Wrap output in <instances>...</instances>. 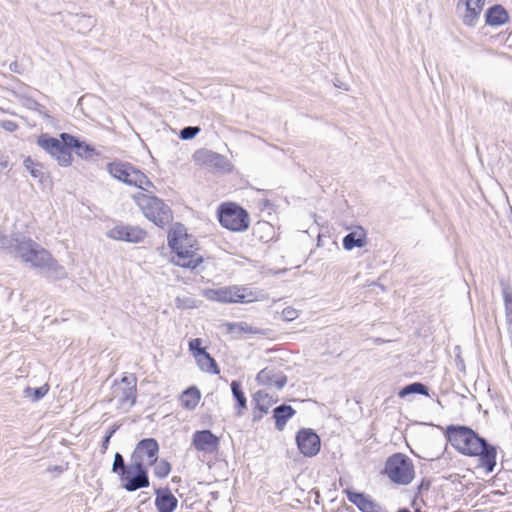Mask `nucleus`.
Returning <instances> with one entry per match:
<instances>
[{"mask_svg": "<svg viewBox=\"0 0 512 512\" xmlns=\"http://www.w3.org/2000/svg\"><path fill=\"white\" fill-rule=\"evenodd\" d=\"M445 436L451 446L460 454L478 458V468H483L486 474L495 470L497 465V446L479 435L478 432L465 425H449Z\"/></svg>", "mask_w": 512, "mask_h": 512, "instance_id": "nucleus-1", "label": "nucleus"}, {"mask_svg": "<svg viewBox=\"0 0 512 512\" xmlns=\"http://www.w3.org/2000/svg\"><path fill=\"white\" fill-rule=\"evenodd\" d=\"M168 246L176 254L178 260L175 264L194 270L202 262L203 257L196 253L197 243L192 236L187 234V229L182 223H174L167 236Z\"/></svg>", "mask_w": 512, "mask_h": 512, "instance_id": "nucleus-2", "label": "nucleus"}, {"mask_svg": "<svg viewBox=\"0 0 512 512\" xmlns=\"http://www.w3.org/2000/svg\"><path fill=\"white\" fill-rule=\"evenodd\" d=\"M112 472L117 474L122 487L128 492H134L150 485L148 469L145 463L130 460L126 464L123 455L116 452L112 463Z\"/></svg>", "mask_w": 512, "mask_h": 512, "instance_id": "nucleus-3", "label": "nucleus"}, {"mask_svg": "<svg viewBox=\"0 0 512 512\" xmlns=\"http://www.w3.org/2000/svg\"><path fill=\"white\" fill-rule=\"evenodd\" d=\"M133 199L144 216L156 226L164 228L173 221L172 210L162 199L140 192Z\"/></svg>", "mask_w": 512, "mask_h": 512, "instance_id": "nucleus-4", "label": "nucleus"}, {"mask_svg": "<svg viewBox=\"0 0 512 512\" xmlns=\"http://www.w3.org/2000/svg\"><path fill=\"white\" fill-rule=\"evenodd\" d=\"M74 143V136L69 133H61L59 138L49 134H41L37 138V144L49 155L54 157L62 167H68L72 164L71 143Z\"/></svg>", "mask_w": 512, "mask_h": 512, "instance_id": "nucleus-5", "label": "nucleus"}, {"mask_svg": "<svg viewBox=\"0 0 512 512\" xmlns=\"http://www.w3.org/2000/svg\"><path fill=\"white\" fill-rule=\"evenodd\" d=\"M383 473L392 483L406 486L415 478V467L410 457L394 453L386 459Z\"/></svg>", "mask_w": 512, "mask_h": 512, "instance_id": "nucleus-6", "label": "nucleus"}, {"mask_svg": "<svg viewBox=\"0 0 512 512\" xmlns=\"http://www.w3.org/2000/svg\"><path fill=\"white\" fill-rule=\"evenodd\" d=\"M107 171L113 178L129 186L137 187L144 191H148L147 187H154L149 178L129 162H110L107 164Z\"/></svg>", "mask_w": 512, "mask_h": 512, "instance_id": "nucleus-7", "label": "nucleus"}, {"mask_svg": "<svg viewBox=\"0 0 512 512\" xmlns=\"http://www.w3.org/2000/svg\"><path fill=\"white\" fill-rule=\"evenodd\" d=\"M217 219L222 227L232 232H244L250 225L247 210L234 202L220 204L217 209Z\"/></svg>", "mask_w": 512, "mask_h": 512, "instance_id": "nucleus-8", "label": "nucleus"}, {"mask_svg": "<svg viewBox=\"0 0 512 512\" xmlns=\"http://www.w3.org/2000/svg\"><path fill=\"white\" fill-rule=\"evenodd\" d=\"M246 291V288L237 286L221 287L206 290L205 296L208 300L220 303H248L252 299L249 298L251 293L248 294Z\"/></svg>", "mask_w": 512, "mask_h": 512, "instance_id": "nucleus-9", "label": "nucleus"}, {"mask_svg": "<svg viewBox=\"0 0 512 512\" xmlns=\"http://www.w3.org/2000/svg\"><path fill=\"white\" fill-rule=\"evenodd\" d=\"M159 444L154 438H143L135 446L130 460L152 466L158 459Z\"/></svg>", "mask_w": 512, "mask_h": 512, "instance_id": "nucleus-10", "label": "nucleus"}, {"mask_svg": "<svg viewBox=\"0 0 512 512\" xmlns=\"http://www.w3.org/2000/svg\"><path fill=\"white\" fill-rule=\"evenodd\" d=\"M296 445L305 457L316 456L321 448L320 437L311 428H302L296 433Z\"/></svg>", "mask_w": 512, "mask_h": 512, "instance_id": "nucleus-11", "label": "nucleus"}, {"mask_svg": "<svg viewBox=\"0 0 512 512\" xmlns=\"http://www.w3.org/2000/svg\"><path fill=\"white\" fill-rule=\"evenodd\" d=\"M106 235L117 241L140 243L145 239L147 233L138 226L120 224L110 229Z\"/></svg>", "mask_w": 512, "mask_h": 512, "instance_id": "nucleus-12", "label": "nucleus"}, {"mask_svg": "<svg viewBox=\"0 0 512 512\" xmlns=\"http://www.w3.org/2000/svg\"><path fill=\"white\" fill-rule=\"evenodd\" d=\"M220 439L211 430H198L192 436V445L197 451L213 453L219 448Z\"/></svg>", "mask_w": 512, "mask_h": 512, "instance_id": "nucleus-13", "label": "nucleus"}, {"mask_svg": "<svg viewBox=\"0 0 512 512\" xmlns=\"http://www.w3.org/2000/svg\"><path fill=\"white\" fill-rule=\"evenodd\" d=\"M194 158L202 164L214 168L217 171L229 172L231 171V163L229 160L216 152L210 150L197 151Z\"/></svg>", "mask_w": 512, "mask_h": 512, "instance_id": "nucleus-14", "label": "nucleus"}, {"mask_svg": "<svg viewBox=\"0 0 512 512\" xmlns=\"http://www.w3.org/2000/svg\"><path fill=\"white\" fill-rule=\"evenodd\" d=\"M348 499L353 505H355L359 511L361 512H380L382 511V507L380 504L375 502L371 496L363 493L357 492L352 489H345L343 491Z\"/></svg>", "mask_w": 512, "mask_h": 512, "instance_id": "nucleus-15", "label": "nucleus"}, {"mask_svg": "<svg viewBox=\"0 0 512 512\" xmlns=\"http://www.w3.org/2000/svg\"><path fill=\"white\" fill-rule=\"evenodd\" d=\"M154 493L157 512H174L176 510L178 499L168 487L156 488Z\"/></svg>", "mask_w": 512, "mask_h": 512, "instance_id": "nucleus-16", "label": "nucleus"}, {"mask_svg": "<svg viewBox=\"0 0 512 512\" xmlns=\"http://www.w3.org/2000/svg\"><path fill=\"white\" fill-rule=\"evenodd\" d=\"M16 244H14V255L15 257L21 258L23 262L29 257L38 243L32 240L30 237L23 235L22 233L16 232Z\"/></svg>", "mask_w": 512, "mask_h": 512, "instance_id": "nucleus-17", "label": "nucleus"}, {"mask_svg": "<svg viewBox=\"0 0 512 512\" xmlns=\"http://www.w3.org/2000/svg\"><path fill=\"white\" fill-rule=\"evenodd\" d=\"M113 394L118 398L121 407H126L127 410L133 407L136 403L137 388L121 387L118 381L115 380L113 385Z\"/></svg>", "mask_w": 512, "mask_h": 512, "instance_id": "nucleus-18", "label": "nucleus"}, {"mask_svg": "<svg viewBox=\"0 0 512 512\" xmlns=\"http://www.w3.org/2000/svg\"><path fill=\"white\" fill-rule=\"evenodd\" d=\"M485 22L492 27H498L508 22V11L500 4L489 7L485 12Z\"/></svg>", "mask_w": 512, "mask_h": 512, "instance_id": "nucleus-19", "label": "nucleus"}, {"mask_svg": "<svg viewBox=\"0 0 512 512\" xmlns=\"http://www.w3.org/2000/svg\"><path fill=\"white\" fill-rule=\"evenodd\" d=\"M366 243V232L362 227H358V229L349 232L342 240L343 247L347 251H351L354 248H362Z\"/></svg>", "mask_w": 512, "mask_h": 512, "instance_id": "nucleus-20", "label": "nucleus"}, {"mask_svg": "<svg viewBox=\"0 0 512 512\" xmlns=\"http://www.w3.org/2000/svg\"><path fill=\"white\" fill-rule=\"evenodd\" d=\"M296 414V410L287 404H281L273 409V418L275 420V428L283 431L286 423Z\"/></svg>", "mask_w": 512, "mask_h": 512, "instance_id": "nucleus-21", "label": "nucleus"}, {"mask_svg": "<svg viewBox=\"0 0 512 512\" xmlns=\"http://www.w3.org/2000/svg\"><path fill=\"white\" fill-rule=\"evenodd\" d=\"M231 392L235 400V415L240 417L247 409V398L242 388V384L238 380H233L230 384Z\"/></svg>", "mask_w": 512, "mask_h": 512, "instance_id": "nucleus-22", "label": "nucleus"}, {"mask_svg": "<svg viewBox=\"0 0 512 512\" xmlns=\"http://www.w3.org/2000/svg\"><path fill=\"white\" fill-rule=\"evenodd\" d=\"M43 270L45 277L51 280H60L67 277V272L64 266L60 265L52 255L50 256V260L47 261V264H45Z\"/></svg>", "mask_w": 512, "mask_h": 512, "instance_id": "nucleus-23", "label": "nucleus"}, {"mask_svg": "<svg viewBox=\"0 0 512 512\" xmlns=\"http://www.w3.org/2000/svg\"><path fill=\"white\" fill-rule=\"evenodd\" d=\"M50 256L51 254L38 244L37 248L29 255L25 263H30L31 266L35 268L43 269L47 261L50 260Z\"/></svg>", "mask_w": 512, "mask_h": 512, "instance_id": "nucleus-24", "label": "nucleus"}, {"mask_svg": "<svg viewBox=\"0 0 512 512\" xmlns=\"http://www.w3.org/2000/svg\"><path fill=\"white\" fill-rule=\"evenodd\" d=\"M200 398L201 393L196 386L188 387L181 394V405L188 410H193L198 405Z\"/></svg>", "mask_w": 512, "mask_h": 512, "instance_id": "nucleus-25", "label": "nucleus"}, {"mask_svg": "<svg viewBox=\"0 0 512 512\" xmlns=\"http://www.w3.org/2000/svg\"><path fill=\"white\" fill-rule=\"evenodd\" d=\"M74 140L75 142L71 143V152L74 150L77 156L88 160L98 155L94 146H92L91 144H88L85 141H81L76 136H74Z\"/></svg>", "mask_w": 512, "mask_h": 512, "instance_id": "nucleus-26", "label": "nucleus"}, {"mask_svg": "<svg viewBox=\"0 0 512 512\" xmlns=\"http://www.w3.org/2000/svg\"><path fill=\"white\" fill-rule=\"evenodd\" d=\"M278 401L277 397L268 394L264 390H258L253 394L252 403L258 405L261 411L268 413L270 407Z\"/></svg>", "mask_w": 512, "mask_h": 512, "instance_id": "nucleus-27", "label": "nucleus"}, {"mask_svg": "<svg viewBox=\"0 0 512 512\" xmlns=\"http://www.w3.org/2000/svg\"><path fill=\"white\" fill-rule=\"evenodd\" d=\"M195 359L198 367L202 371L209 372L214 375H218L220 373V368L216 360L207 351Z\"/></svg>", "mask_w": 512, "mask_h": 512, "instance_id": "nucleus-28", "label": "nucleus"}, {"mask_svg": "<svg viewBox=\"0 0 512 512\" xmlns=\"http://www.w3.org/2000/svg\"><path fill=\"white\" fill-rule=\"evenodd\" d=\"M411 394L429 396V388L421 382H413L405 385L398 392V396L400 398H405L406 396Z\"/></svg>", "mask_w": 512, "mask_h": 512, "instance_id": "nucleus-29", "label": "nucleus"}, {"mask_svg": "<svg viewBox=\"0 0 512 512\" xmlns=\"http://www.w3.org/2000/svg\"><path fill=\"white\" fill-rule=\"evenodd\" d=\"M49 391V386L47 384L40 387H26L23 391V395L26 398H30L31 401L37 402L42 399Z\"/></svg>", "mask_w": 512, "mask_h": 512, "instance_id": "nucleus-30", "label": "nucleus"}, {"mask_svg": "<svg viewBox=\"0 0 512 512\" xmlns=\"http://www.w3.org/2000/svg\"><path fill=\"white\" fill-rule=\"evenodd\" d=\"M23 165L26 168V170L29 171L30 175L33 178H37L40 181H42L44 177V173L42 171V165L38 162H34L33 159L28 156L24 159Z\"/></svg>", "mask_w": 512, "mask_h": 512, "instance_id": "nucleus-31", "label": "nucleus"}, {"mask_svg": "<svg viewBox=\"0 0 512 512\" xmlns=\"http://www.w3.org/2000/svg\"><path fill=\"white\" fill-rule=\"evenodd\" d=\"M276 374L277 372H275L274 369L266 367L257 374L256 380L261 385L273 387Z\"/></svg>", "mask_w": 512, "mask_h": 512, "instance_id": "nucleus-32", "label": "nucleus"}, {"mask_svg": "<svg viewBox=\"0 0 512 512\" xmlns=\"http://www.w3.org/2000/svg\"><path fill=\"white\" fill-rule=\"evenodd\" d=\"M152 465L154 466V475L159 479L166 478L172 469L171 464L166 459H157Z\"/></svg>", "mask_w": 512, "mask_h": 512, "instance_id": "nucleus-33", "label": "nucleus"}, {"mask_svg": "<svg viewBox=\"0 0 512 512\" xmlns=\"http://www.w3.org/2000/svg\"><path fill=\"white\" fill-rule=\"evenodd\" d=\"M481 7L466 6L465 14L463 15V23L467 26H474L481 13Z\"/></svg>", "mask_w": 512, "mask_h": 512, "instance_id": "nucleus-34", "label": "nucleus"}, {"mask_svg": "<svg viewBox=\"0 0 512 512\" xmlns=\"http://www.w3.org/2000/svg\"><path fill=\"white\" fill-rule=\"evenodd\" d=\"M227 331L230 333H248V334H254L256 333V330L248 325L246 322H238V323H226Z\"/></svg>", "mask_w": 512, "mask_h": 512, "instance_id": "nucleus-35", "label": "nucleus"}, {"mask_svg": "<svg viewBox=\"0 0 512 512\" xmlns=\"http://www.w3.org/2000/svg\"><path fill=\"white\" fill-rule=\"evenodd\" d=\"M15 239L16 233H12L9 236L0 233V249L4 250L6 253L13 254L14 244H16Z\"/></svg>", "mask_w": 512, "mask_h": 512, "instance_id": "nucleus-36", "label": "nucleus"}, {"mask_svg": "<svg viewBox=\"0 0 512 512\" xmlns=\"http://www.w3.org/2000/svg\"><path fill=\"white\" fill-rule=\"evenodd\" d=\"M502 286L505 314H512V289L508 285Z\"/></svg>", "mask_w": 512, "mask_h": 512, "instance_id": "nucleus-37", "label": "nucleus"}, {"mask_svg": "<svg viewBox=\"0 0 512 512\" xmlns=\"http://www.w3.org/2000/svg\"><path fill=\"white\" fill-rule=\"evenodd\" d=\"M201 131L198 126H186L180 130L179 137L182 140H191Z\"/></svg>", "mask_w": 512, "mask_h": 512, "instance_id": "nucleus-38", "label": "nucleus"}, {"mask_svg": "<svg viewBox=\"0 0 512 512\" xmlns=\"http://www.w3.org/2000/svg\"><path fill=\"white\" fill-rule=\"evenodd\" d=\"M189 350L194 358L199 357L202 353L206 352V349L202 347V340L200 338H194L189 341Z\"/></svg>", "mask_w": 512, "mask_h": 512, "instance_id": "nucleus-39", "label": "nucleus"}, {"mask_svg": "<svg viewBox=\"0 0 512 512\" xmlns=\"http://www.w3.org/2000/svg\"><path fill=\"white\" fill-rule=\"evenodd\" d=\"M430 486H431V480L428 479V478H423L420 483L417 485V491L416 493L414 494V497H413V500H412V507L415 506L416 504V501L418 499V497L424 492V491H428L430 489Z\"/></svg>", "mask_w": 512, "mask_h": 512, "instance_id": "nucleus-40", "label": "nucleus"}, {"mask_svg": "<svg viewBox=\"0 0 512 512\" xmlns=\"http://www.w3.org/2000/svg\"><path fill=\"white\" fill-rule=\"evenodd\" d=\"M118 384L119 386H121V384L124 385V387H127V388H137V378L134 374H124L122 376V378L120 379V381H118Z\"/></svg>", "mask_w": 512, "mask_h": 512, "instance_id": "nucleus-41", "label": "nucleus"}, {"mask_svg": "<svg viewBox=\"0 0 512 512\" xmlns=\"http://www.w3.org/2000/svg\"><path fill=\"white\" fill-rule=\"evenodd\" d=\"M298 317V311L292 307H286L282 311L283 320L290 322Z\"/></svg>", "mask_w": 512, "mask_h": 512, "instance_id": "nucleus-42", "label": "nucleus"}, {"mask_svg": "<svg viewBox=\"0 0 512 512\" xmlns=\"http://www.w3.org/2000/svg\"><path fill=\"white\" fill-rule=\"evenodd\" d=\"M287 383V376L282 372H277L275 376V381L273 383V387H276L278 390L282 389Z\"/></svg>", "mask_w": 512, "mask_h": 512, "instance_id": "nucleus-43", "label": "nucleus"}, {"mask_svg": "<svg viewBox=\"0 0 512 512\" xmlns=\"http://www.w3.org/2000/svg\"><path fill=\"white\" fill-rule=\"evenodd\" d=\"M1 127L8 132H14L18 129L19 126L12 120H4L1 122Z\"/></svg>", "mask_w": 512, "mask_h": 512, "instance_id": "nucleus-44", "label": "nucleus"}, {"mask_svg": "<svg viewBox=\"0 0 512 512\" xmlns=\"http://www.w3.org/2000/svg\"><path fill=\"white\" fill-rule=\"evenodd\" d=\"M266 412L261 411V408L258 407V405L254 404L253 410H252V421L253 422H259L264 415H266Z\"/></svg>", "mask_w": 512, "mask_h": 512, "instance_id": "nucleus-45", "label": "nucleus"}, {"mask_svg": "<svg viewBox=\"0 0 512 512\" xmlns=\"http://www.w3.org/2000/svg\"><path fill=\"white\" fill-rule=\"evenodd\" d=\"M9 165V157L0 151V173Z\"/></svg>", "mask_w": 512, "mask_h": 512, "instance_id": "nucleus-46", "label": "nucleus"}, {"mask_svg": "<svg viewBox=\"0 0 512 512\" xmlns=\"http://www.w3.org/2000/svg\"><path fill=\"white\" fill-rule=\"evenodd\" d=\"M120 424L118 423H114L113 425H111L106 433H105V437H108V438H112V436L116 433V431L120 428Z\"/></svg>", "mask_w": 512, "mask_h": 512, "instance_id": "nucleus-47", "label": "nucleus"}, {"mask_svg": "<svg viewBox=\"0 0 512 512\" xmlns=\"http://www.w3.org/2000/svg\"><path fill=\"white\" fill-rule=\"evenodd\" d=\"M485 0H465V6L483 8Z\"/></svg>", "mask_w": 512, "mask_h": 512, "instance_id": "nucleus-48", "label": "nucleus"}, {"mask_svg": "<svg viewBox=\"0 0 512 512\" xmlns=\"http://www.w3.org/2000/svg\"><path fill=\"white\" fill-rule=\"evenodd\" d=\"M110 439L111 438H108V437H103V440H102V443H101V453L104 454L106 453L107 449H108V446H109V443H110Z\"/></svg>", "mask_w": 512, "mask_h": 512, "instance_id": "nucleus-49", "label": "nucleus"}, {"mask_svg": "<svg viewBox=\"0 0 512 512\" xmlns=\"http://www.w3.org/2000/svg\"><path fill=\"white\" fill-rule=\"evenodd\" d=\"M48 471L49 472H57L58 474H61L64 472V467L60 466V465H54V466H50L48 468Z\"/></svg>", "mask_w": 512, "mask_h": 512, "instance_id": "nucleus-50", "label": "nucleus"}, {"mask_svg": "<svg viewBox=\"0 0 512 512\" xmlns=\"http://www.w3.org/2000/svg\"><path fill=\"white\" fill-rule=\"evenodd\" d=\"M396 512H411L408 508H400Z\"/></svg>", "mask_w": 512, "mask_h": 512, "instance_id": "nucleus-51", "label": "nucleus"}, {"mask_svg": "<svg viewBox=\"0 0 512 512\" xmlns=\"http://www.w3.org/2000/svg\"><path fill=\"white\" fill-rule=\"evenodd\" d=\"M172 480H173V481H175V482H178V480H180V478L173 477V479H172Z\"/></svg>", "mask_w": 512, "mask_h": 512, "instance_id": "nucleus-52", "label": "nucleus"}, {"mask_svg": "<svg viewBox=\"0 0 512 512\" xmlns=\"http://www.w3.org/2000/svg\"><path fill=\"white\" fill-rule=\"evenodd\" d=\"M415 512H420L419 509H415Z\"/></svg>", "mask_w": 512, "mask_h": 512, "instance_id": "nucleus-53", "label": "nucleus"}]
</instances>
